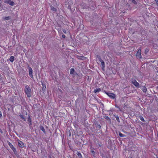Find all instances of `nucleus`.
I'll return each mask as SVG.
<instances>
[{
  "label": "nucleus",
  "mask_w": 158,
  "mask_h": 158,
  "mask_svg": "<svg viewBox=\"0 0 158 158\" xmlns=\"http://www.w3.org/2000/svg\"><path fill=\"white\" fill-rule=\"evenodd\" d=\"M24 91L28 98H30L31 96L32 92L31 88L28 85L25 86Z\"/></svg>",
  "instance_id": "f257e3e1"
},
{
  "label": "nucleus",
  "mask_w": 158,
  "mask_h": 158,
  "mask_svg": "<svg viewBox=\"0 0 158 158\" xmlns=\"http://www.w3.org/2000/svg\"><path fill=\"white\" fill-rule=\"evenodd\" d=\"M142 49L141 47L139 48L138 50L135 54V56L138 59H141L142 56L141 54V51Z\"/></svg>",
  "instance_id": "f03ea898"
},
{
  "label": "nucleus",
  "mask_w": 158,
  "mask_h": 158,
  "mask_svg": "<svg viewBox=\"0 0 158 158\" xmlns=\"http://www.w3.org/2000/svg\"><path fill=\"white\" fill-rule=\"evenodd\" d=\"M98 57V59L99 60V61L101 63L102 69L103 71H104L105 68V63H104V61L101 58V57H100V56H99Z\"/></svg>",
  "instance_id": "7ed1b4c3"
},
{
  "label": "nucleus",
  "mask_w": 158,
  "mask_h": 158,
  "mask_svg": "<svg viewBox=\"0 0 158 158\" xmlns=\"http://www.w3.org/2000/svg\"><path fill=\"white\" fill-rule=\"evenodd\" d=\"M105 93L111 99H114L116 97L115 94L114 93L106 92Z\"/></svg>",
  "instance_id": "20e7f679"
},
{
  "label": "nucleus",
  "mask_w": 158,
  "mask_h": 158,
  "mask_svg": "<svg viewBox=\"0 0 158 158\" xmlns=\"http://www.w3.org/2000/svg\"><path fill=\"white\" fill-rule=\"evenodd\" d=\"M132 83L136 87H139V84L138 82L136 80L132 79L131 80Z\"/></svg>",
  "instance_id": "39448f33"
},
{
  "label": "nucleus",
  "mask_w": 158,
  "mask_h": 158,
  "mask_svg": "<svg viewBox=\"0 0 158 158\" xmlns=\"http://www.w3.org/2000/svg\"><path fill=\"white\" fill-rule=\"evenodd\" d=\"M4 2L8 4L11 6H13L15 5L14 2L10 0H4Z\"/></svg>",
  "instance_id": "423d86ee"
},
{
  "label": "nucleus",
  "mask_w": 158,
  "mask_h": 158,
  "mask_svg": "<svg viewBox=\"0 0 158 158\" xmlns=\"http://www.w3.org/2000/svg\"><path fill=\"white\" fill-rule=\"evenodd\" d=\"M28 69H29V75L32 78H33V71L32 69L29 66H28Z\"/></svg>",
  "instance_id": "0eeeda50"
},
{
  "label": "nucleus",
  "mask_w": 158,
  "mask_h": 158,
  "mask_svg": "<svg viewBox=\"0 0 158 158\" xmlns=\"http://www.w3.org/2000/svg\"><path fill=\"white\" fill-rule=\"evenodd\" d=\"M18 141L19 146L21 148H23L24 146L23 143L19 140H18Z\"/></svg>",
  "instance_id": "6e6552de"
},
{
  "label": "nucleus",
  "mask_w": 158,
  "mask_h": 158,
  "mask_svg": "<svg viewBox=\"0 0 158 158\" xmlns=\"http://www.w3.org/2000/svg\"><path fill=\"white\" fill-rule=\"evenodd\" d=\"M41 83L42 85V90L43 92H45L46 90V85L43 82H42Z\"/></svg>",
  "instance_id": "1a4fd4ad"
},
{
  "label": "nucleus",
  "mask_w": 158,
  "mask_h": 158,
  "mask_svg": "<svg viewBox=\"0 0 158 158\" xmlns=\"http://www.w3.org/2000/svg\"><path fill=\"white\" fill-rule=\"evenodd\" d=\"M10 147L11 148V149L15 153L16 152V149L14 147L13 145L10 146Z\"/></svg>",
  "instance_id": "9d476101"
},
{
  "label": "nucleus",
  "mask_w": 158,
  "mask_h": 158,
  "mask_svg": "<svg viewBox=\"0 0 158 158\" xmlns=\"http://www.w3.org/2000/svg\"><path fill=\"white\" fill-rule=\"evenodd\" d=\"M101 89L100 88H98L94 90V92L95 93H98L101 91Z\"/></svg>",
  "instance_id": "9b49d317"
},
{
  "label": "nucleus",
  "mask_w": 158,
  "mask_h": 158,
  "mask_svg": "<svg viewBox=\"0 0 158 158\" xmlns=\"http://www.w3.org/2000/svg\"><path fill=\"white\" fill-rule=\"evenodd\" d=\"M4 19L6 20H10L11 18L10 16H6L4 17Z\"/></svg>",
  "instance_id": "f8f14e48"
},
{
  "label": "nucleus",
  "mask_w": 158,
  "mask_h": 158,
  "mask_svg": "<svg viewBox=\"0 0 158 158\" xmlns=\"http://www.w3.org/2000/svg\"><path fill=\"white\" fill-rule=\"evenodd\" d=\"M142 89L143 92L144 93H146L147 91V88L145 86H143L142 87Z\"/></svg>",
  "instance_id": "ddd939ff"
},
{
  "label": "nucleus",
  "mask_w": 158,
  "mask_h": 158,
  "mask_svg": "<svg viewBox=\"0 0 158 158\" xmlns=\"http://www.w3.org/2000/svg\"><path fill=\"white\" fill-rule=\"evenodd\" d=\"M78 59L82 60H84L86 58L83 56H79Z\"/></svg>",
  "instance_id": "4468645a"
},
{
  "label": "nucleus",
  "mask_w": 158,
  "mask_h": 158,
  "mask_svg": "<svg viewBox=\"0 0 158 158\" xmlns=\"http://www.w3.org/2000/svg\"><path fill=\"white\" fill-rule=\"evenodd\" d=\"M77 154L79 158H82V156L81 153L80 152H78L77 153Z\"/></svg>",
  "instance_id": "2eb2a0df"
},
{
  "label": "nucleus",
  "mask_w": 158,
  "mask_h": 158,
  "mask_svg": "<svg viewBox=\"0 0 158 158\" xmlns=\"http://www.w3.org/2000/svg\"><path fill=\"white\" fill-rule=\"evenodd\" d=\"M9 60L10 61L13 62L14 60V56H11L10 57Z\"/></svg>",
  "instance_id": "dca6fc26"
},
{
  "label": "nucleus",
  "mask_w": 158,
  "mask_h": 158,
  "mask_svg": "<svg viewBox=\"0 0 158 158\" xmlns=\"http://www.w3.org/2000/svg\"><path fill=\"white\" fill-rule=\"evenodd\" d=\"M50 7H51V9L53 11H55V12L56 11V9L54 7H53V6H50Z\"/></svg>",
  "instance_id": "f3484780"
},
{
  "label": "nucleus",
  "mask_w": 158,
  "mask_h": 158,
  "mask_svg": "<svg viewBox=\"0 0 158 158\" xmlns=\"http://www.w3.org/2000/svg\"><path fill=\"white\" fill-rule=\"evenodd\" d=\"M139 119L141 120L142 121V122H145V120L143 118V117L142 116H139Z\"/></svg>",
  "instance_id": "a211bd4d"
},
{
  "label": "nucleus",
  "mask_w": 158,
  "mask_h": 158,
  "mask_svg": "<svg viewBox=\"0 0 158 158\" xmlns=\"http://www.w3.org/2000/svg\"><path fill=\"white\" fill-rule=\"evenodd\" d=\"M28 121L29 123V125H32V122L31 120V118L30 117H29L28 118Z\"/></svg>",
  "instance_id": "6ab92c4d"
},
{
  "label": "nucleus",
  "mask_w": 158,
  "mask_h": 158,
  "mask_svg": "<svg viewBox=\"0 0 158 158\" xmlns=\"http://www.w3.org/2000/svg\"><path fill=\"white\" fill-rule=\"evenodd\" d=\"M75 72V70L73 68H71L70 70V73L71 74H73Z\"/></svg>",
  "instance_id": "aec40b11"
},
{
  "label": "nucleus",
  "mask_w": 158,
  "mask_h": 158,
  "mask_svg": "<svg viewBox=\"0 0 158 158\" xmlns=\"http://www.w3.org/2000/svg\"><path fill=\"white\" fill-rule=\"evenodd\" d=\"M96 127L97 128L99 129L101 128V126L99 123H97L96 124Z\"/></svg>",
  "instance_id": "412c9836"
},
{
  "label": "nucleus",
  "mask_w": 158,
  "mask_h": 158,
  "mask_svg": "<svg viewBox=\"0 0 158 158\" xmlns=\"http://www.w3.org/2000/svg\"><path fill=\"white\" fill-rule=\"evenodd\" d=\"M104 118L107 120H109L110 121L111 119L109 118V117H108V116H104Z\"/></svg>",
  "instance_id": "4be33fe9"
},
{
  "label": "nucleus",
  "mask_w": 158,
  "mask_h": 158,
  "mask_svg": "<svg viewBox=\"0 0 158 158\" xmlns=\"http://www.w3.org/2000/svg\"><path fill=\"white\" fill-rule=\"evenodd\" d=\"M114 116L115 117V118H116L117 121L118 122H120V120H119V117L118 116L115 115H114Z\"/></svg>",
  "instance_id": "5701e85b"
},
{
  "label": "nucleus",
  "mask_w": 158,
  "mask_h": 158,
  "mask_svg": "<svg viewBox=\"0 0 158 158\" xmlns=\"http://www.w3.org/2000/svg\"><path fill=\"white\" fill-rule=\"evenodd\" d=\"M40 129L41 130H42L43 132L44 133H45V129L43 127H40Z\"/></svg>",
  "instance_id": "b1692460"
},
{
  "label": "nucleus",
  "mask_w": 158,
  "mask_h": 158,
  "mask_svg": "<svg viewBox=\"0 0 158 158\" xmlns=\"http://www.w3.org/2000/svg\"><path fill=\"white\" fill-rule=\"evenodd\" d=\"M119 136L121 137H124L125 136V135H124L122 134L120 132H119Z\"/></svg>",
  "instance_id": "393cba45"
},
{
  "label": "nucleus",
  "mask_w": 158,
  "mask_h": 158,
  "mask_svg": "<svg viewBox=\"0 0 158 158\" xmlns=\"http://www.w3.org/2000/svg\"><path fill=\"white\" fill-rule=\"evenodd\" d=\"M132 2L135 4H137V2L135 0H131Z\"/></svg>",
  "instance_id": "a878e982"
},
{
  "label": "nucleus",
  "mask_w": 158,
  "mask_h": 158,
  "mask_svg": "<svg viewBox=\"0 0 158 158\" xmlns=\"http://www.w3.org/2000/svg\"><path fill=\"white\" fill-rule=\"evenodd\" d=\"M7 143L9 145V146H11L12 145V144L11 143H10L8 141H7Z\"/></svg>",
  "instance_id": "bb28decb"
},
{
  "label": "nucleus",
  "mask_w": 158,
  "mask_h": 158,
  "mask_svg": "<svg viewBox=\"0 0 158 158\" xmlns=\"http://www.w3.org/2000/svg\"><path fill=\"white\" fill-rule=\"evenodd\" d=\"M20 118H22V119H24V116H23V115H20Z\"/></svg>",
  "instance_id": "cd10ccee"
},
{
  "label": "nucleus",
  "mask_w": 158,
  "mask_h": 158,
  "mask_svg": "<svg viewBox=\"0 0 158 158\" xmlns=\"http://www.w3.org/2000/svg\"><path fill=\"white\" fill-rule=\"evenodd\" d=\"M91 152L93 154H94V155L95 154V152H94V150H92L91 151Z\"/></svg>",
  "instance_id": "c85d7f7f"
},
{
  "label": "nucleus",
  "mask_w": 158,
  "mask_h": 158,
  "mask_svg": "<svg viewBox=\"0 0 158 158\" xmlns=\"http://www.w3.org/2000/svg\"><path fill=\"white\" fill-rule=\"evenodd\" d=\"M62 36L64 38H65L66 37L65 35L64 34L62 35Z\"/></svg>",
  "instance_id": "c756f323"
},
{
  "label": "nucleus",
  "mask_w": 158,
  "mask_h": 158,
  "mask_svg": "<svg viewBox=\"0 0 158 158\" xmlns=\"http://www.w3.org/2000/svg\"><path fill=\"white\" fill-rule=\"evenodd\" d=\"M63 31L64 33H66V31L65 29H63Z\"/></svg>",
  "instance_id": "7c9ffc66"
},
{
  "label": "nucleus",
  "mask_w": 158,
  "mask_h": 158,
  "mask_svg": "<svg viewBox=\"0 0 158 158\" xmlns=\"http://www.w3.org/2000/svg\"><path fill=\"white\" fill-rule=\"evenodd\" d=\"M0 133H1V134H2L3 133V131L1 128H0Z\"/></svg>",
  "instance_id": "2f4dec72"
},
{
  "label": "nucleus",
  "mask_w": 158,
  "mask_h": 158,
  "mask_svg": "<svg viewBox=\"0 0 158 158\" xmlns=\"http://www.w3.org/2000/svg\"><path fill=\"white\" fill-rule=\"evenodd\" d=\"M157 5L158 6V0L156 2Z\"/></svg>",
  "instance_id": "473e14b6"
},
{
  "label": "nucleus",
  "mask_w": 158,
  "mask_h": 158,
  "mask_svg": "<svg viewBox=\"0 0 158 158\" xmlns=\"http://www.w3.org/2000/svg\"><path fill=\"white\" fill-rule=\"evenodd\" d=\"M148 51V49H145V52H146V51Z\"/></svg>",
  "instance_id": "72a5a7b5"
},
{
  "label": "nucleus",
  "mask_w": 158,
  "mask_h": 158,
  "mask_svg": "<svg viewBox=\"0 0 158 158\" xmlns=\"http://www.w3.org/2000/svg\"><path fill=\"white\" fill-rule=\"evenodd\" d=\"M20 99H21V100H22L23 99V98L22 97H21L20 98Z\"/></svg>",
  "instance_id": "f704fd0d"
},
{
  "label": "nucleus",
  "mask_w": 158,
  "mask_h": 158,
  "mask_svg": "<svg viewBox=\"0 0 158 158\" xmlns=\"http://www.w3.org/2000/svg\"><path fill=\"white\" fill-rule=\"evenodd\" d=\"M0 115H1V116H2V114H1V111H0Z\"/></svg>",
  "instance_id": "c9c22d12"
},
{
  "label": "nucleus",
  "mask_w": 158,
  "mask_h": 158,
  "mask_svg": "<svg viewBox=\"0 0 158 158\" xmlns=\"http://www.w3.org/2000/svg\"><path fill=\"white\" fill-rule=\"evenodd\" d=\"M157 136L158 137V133H157Z\"/></svg>",
  "instance_id": "e433bc0d"
},
{
  "label": "nucleus",
  "mask_w": 158,
  "mask_h": 158,
  "mask_svg": "<svg viewBox=\"0 0 158 158\" xmlns=\"http://www.w3.org/2000/svg\"><path fill=\"white\" fill-rule=\"evenodd\" d=\"M156 2L157 1H158V0H154Z\"/></svg>",
  "instance_id": "4c0bfd02"
},
{
  "label": "nucleus",
  "mask_w": 158,
  "mask_h": 158,
  "mask_svg": "<svg viewBox=\"0 0 158 158\" xmlns=\"http://www.w3.org/2000/svg\"><path fill=\"white\" fill-rule=\"evenodd\" d=\"M157 73H158V74H157V75L158 76V71H157Z\"/></svg>",
  "instance_id": "58836bf2"
},
{
  "label": "nucleus",
  "mask_w": 158,
  "mask_h": 158,
  "mask_svg": "<svg viewBox=\"0 0 158 158\" xmlns=\"http://www.w3.org/2000/svg\"><path fill=\"white\" fill-rule=\"evenodd\" d=\"M99 146L100 147H101L100 145H99Z\"/></svg>",
  "instance_id": "ea45409f"
}]
</instances>
